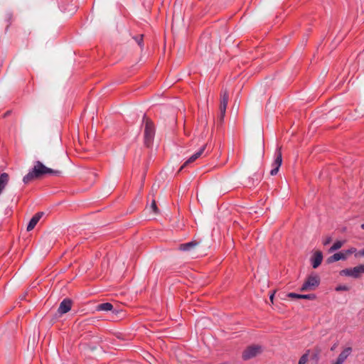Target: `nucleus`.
Masks as SVG:
<instances>
[{
  "label": "nucleus",
  "instance_id": "nucleus-3",
  "mask_svg": "<svg viewBox=\"0 0 364 364\" xmlns=\"http://www.w3.org/2000/svg\"><path fill=\"white\" fill-rule=\"evenodd\" d=\"M320 283V278L316 274L309 275L301 287V291H313Z\"/></svg>",
  "mask_w": 364,
  "mask_h": 364
},
{
  "label": "nucleus",
  "instance_id": "nucleus-16",
  "mask_svg": "<svg viewBox=\"0 0 364 364\" xmlns=\"http://www.w3.org/2000/svg\"><path fill=\"white\" fill-rule=\"evenodd\" d=\"M198 245V242L196 241H191L187 243L180 245L179 250L181 251H191Z\"/></svg>",
  "mask_w": 364,
  "mask_h": 364
},
{
  "label": "nucleus",
  "instance_id": "nucleus-27",
  "mask_svg": "<svg viewBox=\"0 0 364 364\" xmlns=\"http://www.w3.org/2000/svg\"><path fill=\"white\" fill-rule=\"evenodd\" d=\"M336 291H347L348 287L346 286H338L336 288Z\"/></svg>",
  "mask_w": 364,
  "mask_h": 364
},
{
  "label": "nucleus",
  "instance_id": "nucleus-2",
  "mask_svg": "<svg viewBox=\"0 0 364 364\" xmlns=\"http://www.w3.org/2000/svg\"><path fill=\"white\" fill-rule=\"evenodd\" d=\"M143 122L145 124L144 144L147 147H149L155 136V127L151 120L146 118V115L143 117Z\"/></svg>",
  "mask_w": 364,
  "mask_h": 364
},
{
  "label": "nucleus",
  "instance_id": "nucleus-29",
  "mask_svg": "<svg viewBox=\"0 0 364 364\" xmlns=\"http://www.w3.org/2000/svg\"><path fill=\"white\" fill-rule=\"evenodd\" d=\"M273 298H274V294H272L269 296V299L270 300L272 301V302L273 301Z\"/></svg>",
  "mask_w": 364,
  "mask_h": 364
},
{
  "label": "nucleus",
  "instance_id": "nucleus-24",
  "mask_svg": "<svg viewBox=\"0 0 364 364\" xmlns=\"http://www.w3.org/2000/svg\"><path fill=\"white\" fill-rule=\"evenodd\" d=\"M332 241L331 236H326L323 239L322 243L324 246L328 245Z\"/></svg>",
  "mask_w": 364,
  "mask_h": 364
},
{
  "label": "nucleus",
  "instance_id": "nucleus-7",
  "mask_svg": "<svg viewBox=\"0 0 364 364\" xmlns=\"http://www.w3.org/2000/svg\"><path fill=\"white\" fill-rule=\"evenodd\" d=\"M229 100L228 93L224 90L221 95V100L220 104V119L222 121L225 115L226 108Z\"/></svg>",
  "mask_w": 364,
  "mask_h": 364
},
{
  "label": "nucleus",
  "instance_id": "nucleus-20",
  "mask_svg": "<svg viewBox=\"0 0 364 364\" xmlns=\"http://www.w3.org/2000/svg\"><path fill=\"white\" fill-rule=\"evenodd\" d=\"M309 360V351L304 353L299 359L298 364H306Z\"/></svg>",
  "mask_w": 364,
  "mask_h": 364
},
{
  "label": "nucleus",
  "instance_id": "nucleus-26",
  "mask_svg": "<svg viewBox=\"0 0 364 364\" xmlns=\"http://www.w3.org/2000/svg\"><path fill=\"white\" fill-rule=\"evenodd\" d=\"M300 295L301 294H296V293H289L287 294V296L289 298H291V299H300Z\"/></svg>",
  "mask_w": 364,
  "mask_h": 364
},
{
  "label": "nucleus",
  "instance_id": "nucleus-17",
  "mask_svg": "<svg viewBox=\"0 0 364 364\" xmlns=\"http://www.w3.org/2000/svg\"><path fill=\"white\" fill-rule=\"evenodd\" d=\"M9 175L6 173H2L0 175V194L3 192L9 182Z\"/></svg>",
  "mask_w": 364,
  "mask_h": 364
},
{
  "label": "nucleus",
  "instance_id": "nucleus-25",
  "mask_svg": "<svg viewBox=\"0 0 364 364\" xmlns=\"http://www.w3.org/2000/svg\"><path fill=\"white\" fill-rule=\"evenodd\" d=\"M353 253H355V255L356 253H358V252H357V250H356V248H355V247H351V248H350V249L347 250L346 251V252H345V254H346V256H347V255H350V254H353Z\"/></svg>",
  "mask_w": 364,
  "mask_h": 364
},
{
  "label": "nucleus",
  "instance_id": "nucleus-18",
  "mask_svg": "<svg viewBox=\"0 0 364 364\" xmlns=\"http://www.w3.org/2000/svg\"><path fill=\"white\" fill-rule=\"evenodd\" d=\"M112 308H113L112 304L107 302V303H102V304H99L97 306V310L108 311H111L112 309Z\"/></svg>",
  "mask_w": 364,
  "mask_h": 364
},
{
  "label": "nucleus",
  "instance_id": "nucleus-4",
  "mask_svg": "<svg viewBox=\"0 0 364 364\" xmlns=\"http://www.w3.org/2000/svg\"><path fill=\"white\" fill-rule=\"evenodd\" d=\"M262 352L261 346L252 345L246 348L242 353V359L247 360L252 359Z\"/></svg>",
  "mask_w": 364,
  "mask_h": 364
},
{
  "label": "nucleus",
  "instance_id": "nucleus-13",
  "mask_svg": "<svg viewBox=\"0 0 364 364\" xmlns=\"http://www.w3.org/2000/svg\"><path fill=\"white\" fill-rule=\"evenodd\" d=\"M205 147L206 145H203L196 153L193 154L181 167V170H182L184 167L188 166L189 164L195 161L197 159H198L204 152Z\"/></svg>",
  "mask_w": 364,
  "mask_h": 364
},
{
  "label": "nucleus",
  "instance_id": "nucleus-21",
  "mask_svg": "<svg viewBox=\"0 0 364 364\" xmlns=\"http://www.w3.org/2000/svg\"><path fill=\"white\" fill-rule=\"evenodd\" d=\"M300 299L314 300V299H316V295L314 294H301L300 295Z\"/></svg>",
  "mask_w": 364,
  "mask_h": 364
},
{
  "label": "nucleus",
  "instance_id": "nucleus-30",
  "mask_svg": "<svg viewBox=\"0 0 364 364\" xmlns=\"http://www.w3.org/2000/svg\"><path fill=\"white\" fill-rule=\"evenodd\" d=\"M360 227H361V228H362L363 230H364V223H363V224H362Z\"/></svg>",
  "mask_w": 364,
  "mask_h": 364
},
{
  "label": "nucleus",
  "instance_id": "nucleus-10",
  "mask_svg": "<svg viewBox=\"0 0 364 364\" xmlns=\"http://www.w3.org/2000/svg\"><path fill=\"white\" fill-rule=\"evenodd\" d=\"M323 261V254L320 250L316 251L311 257V262L313 268L316 269Z\"/></svg>",
  "mask_w": 364,
  "mask_h": 364
},
{
  "label": "nucleus",
  "instance_id": "nucleus-6",
  "mask_svg": "<svg viewBox=\"0 0 364 364\" xmlns=\"http://www.w3.org/2000/svg\"><path fill=\"white\" fill-rule=\"evenodd\" d=\"M275 159L272 163V169L270 171V174L272 176L276 175L279 169V167L282 165V151L281 148H278L274 154Z\"/></svg>",
  "mask_w": 364,
  "mask_h": 364
},
{
  "label": "nucleus",
  "instance_id": "nucleus-31",
  "mask_svg": "<svg viewBox=\"0 0 364 364\" xmlns=\"http://www.w3.org/2000/svg\"><path fill=\"white\" fill-rule=\"evenodd\" d=\"M336 348V345H334L332 348H331V350H334V348Z\"/></svg>",
  "mask_w": 364,
  "mask_h": 364
},
{
  "label": "nucleus",
  "instance_id": "nucleus-14",
  "mask_svg": "<svg viewBox=\"0 0 364 364\" xmlns=\"http://www.w3.org/2000/svg\"><path fill=\"white\" fill-rule=\"evenodd\" d=\"M43 215V213H38L35 215L33 216V218L29 221L28 226H27V230L31 231L32 230L36 224L38 223L40 219L41 218L42 215Z\"/></svg>",
  "mask_w": 364,
  "mask_h": 364
},
{
  "label": "nucleus",
  "instance_id": "nucleus-9",
  "mask_svg": "<svg viewBox=\"0 0 364 364\" xmlns=\"http://www.w3.org/2000/svg\"><path fill=\"white\" fill-rule=\"evenodd\" d=\"M72 307V301L68 299H63L58 307V312L62 315L68 312Z\"/></svg>",
  "mask_w": 364,
  "mask_h": 364
},
{
  "label": "nucleus",
  "instance_id": "nucleus-12",
  "mask_svg": "<svg viewBox=\"0 0 364 364\" xmlns=\"http://www.w3.org/2000/svg\"><path fill=\"white\" fill-rule=\"evenodd\" d=\"M205 147L206 145H203L196 153L193 154L181 167V170H182L184 167L188 166L189 164L195 161L197 159H198L204 152Z\"/></svg>",
  "mask_w": 364,
  "mask_h": 364
},
{
  "label": "nucleus",
  "instance_id": "nucleus-19",
  "mask_svg": "<svg viewBox=\"0 0 364 364\" xmlns=\"http://www.w3.org/2000/svg\"><path fill=\"white\" fill-rule=\"evenodd\" d=\"M344 244L343 241H336L333 243V245L330 247L329 252H333L338 249H340Z\"/></svg>",
  "mask_w": 364,
  "mask_h": 364
},
{
  "label": "nucleus",
  "instance_id": "nucleus-11",
  "mask_svg": "<svg viewBox=\"0 0 364 364\" xmlns=\"http://www.w3.org/2000/svg\"><path fill=\"white\" fill-rule=\"evenodd\" d=\"M205 147L206 145H203L196 153L193 154L181 167V170H182L184 167L188 166L189 164L195 161L197 159H198L204 152Z\"/></svg>",
  "mask_w": 364,
  "mask_h": 364
},
{
  "label": "nucleus",
  "instance_id": "nucleus-1",
  "mask_svg": "<svg viewBox=\"0 0 364 364\" xmlns=\"http://www.w3.org/2000/svg\"><path fill=\"white\" fill-rule=\"evenodd\" d=\"M46 174L60 176L61 174V171L50 168L46 166L40 161H37L35 162L33 168L23 177V181L24 183H28L34 179L41 178Z\"/></svg>",
  "mask_w": 364,
  "mask_h": 364
},
{
  "label": "nucleus",
  "instance_id": "nucleus-5",
  "mask_svg": "<svg viewBox=\"0 0 364 364\" xmlns=\"http://www.w3.org/2000/svg\"><path fill=\"white\" fill-rule=\"evenodd\" d=\"M361 274H364V264H360L353 268L345 269L340 272L341 275L358 278Z\"/></svg>",
  "mask_w": 364,
  "mask_h": 364
},
{
  "label": "nucleus",
  "instance_id": "nucleus-28",
  "mask_svg": "<svg viewBox=\"0 0 364 364\" xmlns=\"http://www.w3.org/2000/svg\"><path fill=\"white\" fill-rule=\"evenodd\" d=\"M355 257H358V256H362V257H364V249L360 250L359 252H358V253H356L355 255Z\"/></svg>",
  "mask_w": 364,
  "mask_h": 364
},
{
  "label": "nucleus",
  "instance_id": "nucleus-23",
  "mask_svg": "<svg viewBox=\"0 0 364 364\" xmlns=\"http://www.w3.org/2000/svg\"><path fill=\"white\" fill-rule=\"evenodd\" d=\"M149 208L154 213H158V208L156 206V201L154 200H152L151 202V204L149 207Z\"/></svg>",
  "mask_w": 364,
  "mask_h": 364
},
{
  "label": "nucleus",
  "instance_id": "nucleus-22",
  "mask_svg": "<svg viewBox=\"0 0 364 364\" xmlns=\"http://www.w3.org/2000/svg\"><path fill=\"white\" fill-rule=\"evenodd\" d=\"M134 40L141 48L143 47V35L134 37Z\"/></svg>",
  "mask_w": 364,
  "mask_h": 364
},
{
  "label": "nucleus",
  "instance_id": "nucleus-15",
  "mask_svg": "<svg viewBox=\"0 0 364 364\" xmlns=\"http://www.w3.org/2000/svg\"><path fill=\"white\" fill-rule=\"evenodd\" d=\"M347 259V256L343 252H337L333 255L332 256L329 257L327 259V262L328 264L338 261L340 259L346 260Z\"/></svg>",
  "mask_w": 364,
  "mask_h": 364
},
{
  "label": "nucleus",
  "instance_id": "nucleus-8",
  "mask_svg": "<svg viewBox=\"0 0 364 364\" xmlns=\"http://www.w3.org/2000/svg\"><path fill=\"white\" fill-rule=\"evenodd\" d=\"M352 350L351 347L345 348L338 355L336 360L333 362V364H343L348 357L351 354Z\"/></svg>",
  "mask_w": 364,
  "mask_h": 364
}]
</instances>
